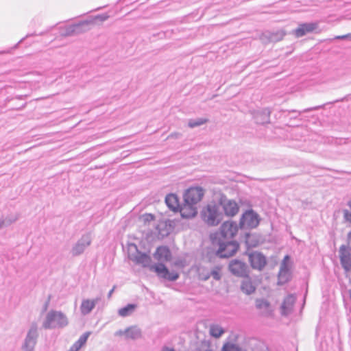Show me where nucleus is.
Listing matches in <instances>:
<instances>
[{
    "label": "nucleus",
    "instance_id": "51",
    "mask_svg": "<svg viewBox=\"0 0 351 351\" xmlns=\"http://www.w3.org/2000/svg\"><path fill=\"white\" fill-rule=\"evenodd\" d=\"M348 205L349 206V207L351 209V200L348 202Z\"/></svg>",
    "mask_w": 351,
    "mask_h": 351
},
{
    "label": "nucleus",
    "instance_id": "36",
    "mask_svg": "<svg viewBox=\"0 0 351 351\" xmlns=\"http://www.w3.org/2000/svg\"><path fill=\"white\" fill-rule=\"evenodd\" d=\"M142 218L144 221V222H149L151 221H153L154 219V215L150 213H145L143 215Z\"/></svg>",
    "mask_w": 351,
    "mask_h": 351
},
{
    "label": "nucleus",
    "instance_id": "26",
    "mask_svg": "<svg viewBox=\"0 0 351 351\" xmlns=\"http://www.w3.org/2000/svg\"><path fill=\"white\" fill-rule=\"evenodd\" d=\"M291 279V271L280 270L278 275V285H282L288 282Z\"/></svg>",
    "mask_w": 351,
    "mask_h": 351
},
{
    "label": "nucleus",
    "instance_id": "1",
    "mask_svg": "<svg viewBox=\"0 0 351 351\" xmlns=\"http://www.w3.org/2000/svg\"><path fill=\"white\" fill-rule=\"evenodd\" d=\"M130 252L129 258L137 265H141L143 267H149L151 271L156 273L159 278H164L169 281H176L179 278V274L176 271H170L165 266V263H158L151 265L152 258L147 253L141 252L134 243L129 245Z\"/></svg>",
    "mask_w": 351,
    "mask_h": 351
},
{
    "label": "nucleus",
    "instance_id": "48",
    "mask_svg": "<svg viewBox=\"0 0 351 351\" xmlns=\"http://www.w3.org/2000/svg\"><path fill=\"white\" fill-rule=\"evenodd\" d=\"M114 289H115V287H113L112 289L108 292V298H110L111 297L112 293L114 291Z\"/></svg>",
    "mask_w": 351,
    "mask_h": 351
},
{
    "label": "nucleus",
    "instance_id": "42",
    "mask_svg": "<svg viewBox=\"0 0 351 351\" xmlns=\"http://www.w3.org/2000/svg\"><path fill=\"white\" fill-rule=\"evenodd\" d=\"M293 147H296V148H298V149H300L303 151L305 150V144H303V145H298V144H293Z\"/></svg>",
    "mask_w": 351,
    "mask_h": 351
},
{
    "label": "nucleus",
    "instance_id": "47",
    "mask_svg": "<svg viewBox=\"0 0 351 351\" xmlns=\"http://www.w3.org/2000/svg\"><path fill=\"white\" fill-rule=\"evenodd\" d=\"M5 221H3V218L0 219V229L4 227Z\"/></svg>",
    "mask_w": 351,
    "mask_h": 351
},
{
    "label": "nucleus",
    "instance_id": "25",
    "mask_svg": "<svg viewBox=\"0 0 351 351\" xmlns=\"http://www.w3.org/2000/svg\"><path fill=\"white\" fill-rule=\"evenodd\" d=\"M136 304H128L125 306L121 308L118 311V314L122 317H125L130 315L136 309Z\"/></svg>",
    "mask_w": 351,
    "mask_h": 351
},
{
    "label": "nucleus",
    "instance_id": "34",
    "mask_svg": "<svg viewBox=\"0 0 351 351\" xmlns=\"http://www.w3.org/2000/svg\"><path fill=\"white\" fill-rule=\"evenodd\" d=\"M290 261V257L289 255H286L280 265V270H285V271H290L289 266V262Z\"/></svg>",
    "mask_w": 351,
    "mask_h": 351
},
{
    "label": "nucleus",
    "instance_id": "33",
    "mask_svg": "<svg viewBox=\"0 0 351 351\" xmlns=\"http://www.w3.org/2000/svg\"><path fill=\"white\" fill-rule=\"evenodd\" d=\"M322 30V29L319 26V23H308V34L312 32L319 34Z\"/></svg>",
    "mask_w": 351,
    "mask_h": 351
},
{
    "label": "nucleus",
    "instance_id": "29",
    "mask_svg": "<svg viewBox=\"0 0 351 351\" xmlns=\"http://www.w3.org/2000/svg\"><path fill=\"white\" fill-rule=\"evenodd\" d=\"M208 119L204 118L191 119L189 120L188 126L191 128H194L206 123Z\"/></svg>",
    "mask_w": 351,
    "mask_h": 351
},
{
    "label": "nucleus",
    "instance_id": "4",
    "mask_svg": "<svg viewBox=\"0 0 351 351\" xmlns=\"http://www.w3.org/2000/svg\"><path fill=\"white\" fill-rule=\"evenodd\" d=\"M68 324L66 316L61 311H50L43 323L45 329L63 328Z\"/></svg>",
    "mask_w": 351,
    "mask_h": 351
},
{
    "label": "nucleus",
    "instance_id": "16",
    "mask_svg": "<svg viewBox=\"0 0 351 351\" xmlns=\"http://www.w3.org/2000/svg\"><path fill=\"white\" fill-rule=\"evenodd\" d=\"M178 212L182 218L189 219L195 217L197 213V207L195 205H191L189 203H184L179 208Z\"/></svg>",
    "mask_w": 351,
    "mask_h": 351
},
{
    "label": "nucleus",
    "instance_id": "22",
    "mask_svg": "<svg viewBox=\"0 0 351 351\" xmlns=\"http://www.w3.org/2000/svg\"><path fill=\"white\" fill-rule=\"evenodd\" d=\"M95 308L94 302L89 299L82 300L80 306L81 313L84 315L89 314Z\"/></svg>",
    "mask_w": 351,
    "mask_h": 351
},
{
    "label": "nucleus",
    "instance_id": "23",
    "mask_svg": "<svg viewBox=\"0 0 351 351\" xmlns=\"http://www.w3.org/2000/svg\"><path fill=\"white\" fill-rule=\"evenodd\" d=\"M241 290L247 295L253 293L256 287L250 279L243 280L241 285Z\"/></svg>",
    "mask_w": 351,
    "mask_h": 351
},
{
    "label": "nucleus",
    "instance_id": "43",
    "mask_svg": "<svg viewBox=\"0 0 351 351\" xmlns=\"http://www.w3.org/2000/svg\"><path fill=\"white\" fill-rule=\"evenodd\" d=\"M101 298L99 296V297H97L96 298L93 299V300H90L92 302H94V304L95 306L101 300Z\"/></svg>",
    "mask_w": 351,
    "mask_h": 351
},
{
    "label": "nucleus",
    "instance_id": "30",
    "mask_svg": "<svg viewBox=\"0 0 351 351\" xmlns=\"http://www.w3.org/2000/svg\"><path fill=\"white\" fill-rule=\"evenodd\" d=\"M302 129L300 128H295L292 130V134L295 136V141L306 142V137L304 135Z\"/></svg>",
    "mask_w": 351,
    "mask_h": 351
},
{
    "label": "nucleus",
    "instance_id": "44",
    "mask_svg": "<svg viewBox=\"0 0 351 351\" xmlns=\"http://www.w3.org/2000/svg\"><path fill=\"white\" fill-rule=\"evenodd\" d=\"M307 297V285L306 286V288H305V290H304V303H303V306H304V304H305V300H306V298Z\"/></svg>",
    "mask_w": 351,
    "mask_h": 351
},
{
    "label": "nucleus",
    "instance_id": "7",
    "mask_svg": "<svg viewBox=\"0 0 351 351\" xmlns=\"http://www.w3.org/2000/svg\"><path fill=\"white\" fill-rule=\"evenodd\" d=\"M245 255L248 256V261L253 269L263 271L266 265L267 260L266 256L261 252L258 251L245 252Z\"/></svg>",
    "mask_w": 351,
    "mask_h": 351
},
{
    "label": "nucleus",
    "instance_id": "10",
    "mask_svg": "<svg viewBox=\"0 0 351 351\" xmlns=\"http://www.w3.org/2000/svg\"><path fill=\"white\" fill-rule=\"evenodd\" d=\"M229 271L235 276L245 278L249 276V268L247 265L239 259L232 260L228 265Z\"/></svg>",
    "mask_w": 351,
    "mask_h": 351
},
{
    "label": "nucleus",
    "instance_id": "27",
    "mask_svg": "<svg viewBox=\"0 0 351 351\" xmlns=\"http://www.w3.org/2000/svg\"><path fill=\"white\" fill-rule=\"evenodd\" d=\"M225 332V330L218 324H213L210 327V334L215 338L220 337Z\"/></svg>",
    "mask_w": 351,
    "mask_h": 351
},
{
    "label": "nucleus",
    "instance_id": "5",
    "mask_svg": "<svg viewBox=\"0 0 351 351\" xmlns=\"http://www.w3.org/2000/svg\"><path fill=\"white\" fill-rule=\"evenodd\" d=\"M202 219L208 226H217L223 220V213L219 211V206L209 204L201 213Z\"/></svg>",
    "mask_w": 351,
    "mask_h": 351
},
{
    "label": "nucleus",
    "instance_id": "8",
    "mask_svg": "<svg viewBox=\"0 0 351 351\" xmlns=\"http://www.w3.org/2000/svg\"><path fill=\"white\" fill-rule=\"evenodd\" d=\"M92 20H85L77 23L66 26L62 31L61 34L64 36H70L85 32L90 29V25L93 23Z\"/></svg>",
    "mask_w": 351,
    "mask_h": 351
},
{
    "label": "nucleus",
    "instance_id": "20",
    "mask_svg": "<svg viewBox=\"0 0 351 351\" xmlns=\"http://www.w3.org/2000/svg\"><path fill=\"white\" fill-rule=\"evenodd\" d=\"M244 242L247 248L245 252H249L250 248L256 247L259 244V241L257 237L250 232H245Z\"/></svg>",
    "mask_w": 351,
    "mask_h": 351
},
{
    "label": "nucleus",
    "instance_id": "9",
    "mask_svg": "<svg viewBox=\"0 0 351 351\" xmlns=\"http://www.w3.org/2000/svg\"><path fill=\"white\" fill-rule=\"evenodd\" d=\"M204 195V191L201 186L190 187L183 195L184 202L196 206L201 201Z\"/></svg>",
    "mask_w": 351,
    "mask_h": 351
},
{
    "label": "nucleus",
    "instance_id": "39",
    "mask_svg": "<svg viewBox=\"0 0 351 351\" xmlns=\"http://www.w3.org/2000/svg\"><path fill=\"white\" fill-rule=\"evenodd\" d=\"M109 18L107 14H98L95 16L96 19H99L100 21H105Z\"/></svg>",
    "mask_w": 351,
    "mask_h": 351
},
{
    "label": "nucleus",
    "instance_id": "2",
    "mask_svg": "<svg viewBox=\"0 0 351 351\" xmlns=\"http://www.w3.org/2000/svg\"><path fill=\"white\" fill-rule=\"evenodd\" d=\"M214 247H217L216 256L228 258L233 256L239 249V243L235 240H211Z\"/></svg>",
    "mask_w": 351,
    "mask_h": 351
},
{
    "label": "nucleus",
    "instance_id": "41",
    "mask_svg": "<svg viewBox=\"0 0 351 351\" xmlns=\"http://www.w3.org/2000/svg\"><path fill=\"white\" fill-rule=\"evenodd\" d=\"M351 251V231L348 236V246H346Z\"/></svg>",
    "mask_w": 351,
    "mask_h": 351
},
{
    "label": "nucleus",
    "instance_id": "32",
    "mask_svg": "<svg viewBox=\"0 0 351 351\" xmlns=\"http://www.w3.org/2000/svg\"><path fill=\"white\" fill-rule=\"evenodd\" d=\"M221 351H241V348L234 343H227L223 345Z\"/></svg>",
    "mask_w": 351,
    "mask_h": 351
},
{
    "label": "nucleus",
    "instance_id": "38",
    "mask_svg": "<svg viewBox=\"0 0 351 351\" xmlns=\"http://www.w3.org/2000/svg\"><path fill=\"white\" fill-rule=\"evenodd\" d=\"M343 217L346 221L351 222V213L348 210H343Z\"/></svg>",
    "mask_w": 351,
    "mask_h": 351
},
{
    "label": "nucleus",
    "instance_id": "3",
    "mask_svg": "<svg viewBox=\"0 0 351 351\" xmlns=\"http://www.w3.org/2000/svg\"><path fill=\"white\" fill-rule=\"evenodd\" d=\"M239 230L237 224L234 221H225L220 227L219 231L210 235L211 240H234Z\"/></svg>",
    "mask_w": 351,
    "mask_h": 351
},
{
    "label": "nucleus",
    "instance_id": "13",
    "mask_svg": "<svg viewBox=\"0 0 351 351\" xmlns=\"http://www.w3.org/2000/svg\"><path fill=\"white\" fill-rule=\"evenodd\" d=\"M91 243V238L88 234H83L73 246L71 253L73 256L82 254Z\"/></svg>",
    "mask_w": 351,
    "mask_h": 351
},
{
    "label": "nucleus",
    "instance_id": "49",
    "mask_svg": "<svg viewBox=\"0 0 351 351\" xmlns=\"http://www.w3.org/2000/svg\"><path fill=\"white\" fill-rule=\"evenodd\" d=\"M285 35V34H282V33H280V37L279 38H271L272 40H279L280 39L282 38L283 36Z\"/></svg>",
    "mask_w": 351,
    "mask_h": 351
},
{
    "label": "nucleus",
    "instance_id": "21",
    "mask_svg": "<svg viewBox=\"0 0 351 351\" xmlns=\"http://www.w3.org/2000/svg\"><path fill=\"white\" fill-rule=\"evenodd\" d=\"M120 333H124L126 338L131 339H137L141 337V331L136 326H132L126 328L124 332L120 331Z\"/></svg>",
    "mask_w": 351,
    "mask_h": 351
},
{
    "label": "nucleus",
    "instance_id": "12",
    "mask_svg": "<svg viewBox=\"0 0 351 351\" xmlns=\"http://www.w3.org/2000/svg\"><path fill=\"white\" fill-rule=\"evenodd\" d=\"M219 206H221L225 215L228 217L236 215L239 207L236 201L228 199L226 196L222 195L219 200Z\"/></svg>",
    "mask_w": 351,
    "mask_h": 351
},
{
    "label": "nucleus",
    "instance_id": "28",
    "mask_svg": "<svg viewBox=\"0 0 351 351\" xmlns=\"http://www.w3.org/2000/svg\"><path fill=\"white\" fill-rule=\"evenodd\" d=\"M307 32V23L300 24V26L292 31V34L296 38H300L306 34Z\"/></svg>",
    "mask_w": 351,
    "mask_h": 351
},
{
    "label": "nucleus",
    "instance_id": "31",
    "mask_svg": "<svg viewBox=\"0 0 351 351\" xmlns=\"http://www.w3.org/2000/svg\"><path fill=\"white\" fill-rule=\"evenodd\" d=\"M269 306V302L265 299H257L256 300V307L258 309H264L265 311H268Z\"/></svg>",
    "mask_w": 351,
    "mask_h": 351
},
{
    "label": "nucleus",
    "instance_id": "52",
    "mask_svg": "<svg viewBox=\"0 0 351 351\" xmlns=\"http://www.w3.org/2000/svg\"><path fill=\"white\" fill-rule=\"evenodd\" d=\"M350 298H351V291H350Z\"/></svg>",
    "mask_w": 351,
    "mask_h": 351
},
{
    "label": "nucleus",
    "instance_id": "14",
    "mask_svg": "<svg viewBox=\"0 0 351 351\" xmlns=\"http://www.w3.org/2000/svg\"><path fill=\"white\" fill-rule=\"evenodd\" d=\"M351 251L346 245H342L339 248V259L342 267L346 271H351Z\"/></svg>",
    "mask_w": 351,
    "mask_h": 351
},
{
    "label": "nucleus",
    "instance_id": "50",
    "mask_svg": "<svg viewBox=\"0 0 351 351\" xmlns=\"http://www.w3.org/2000/svg\"><path fill=\"white\" fill-rule=\"evenodd\" d=\"M162 351H176L173 348H169L167 347L163 348Z\"/></svg>",
    "mask_w": 351,
    "mask_h": 351
},
{
    "label": "nucleus",
    "instance_id": "35",
    "mask_svg": "<svg viewBox=\"0 0 351 351\" xmlns=\"http://www.w3.org/2000/svg\"><path fill=\"white\" fill-rule=\"evenodd\" d=\"M18 215H9L6 217L5 219L3 218V221H5V226H8L15 222L18 219Z\"/></svg>",
    "mask_w": 351,
    "mask_h": 351
},
{
    "label": "nucleus",
    "instance_id": "46",
    "mask_svg": "<svg viewBox=\"0 0 351 351\" xmlns=\"http://www.w3.org/2000/svg\"><path fill=\"white\" fill-rule=\"evenodd\" d=\"M33 34H27L25 38H23L21 40H20V41L16 45L15 47H16L21 43H22L23 41V40H25V38L27 37H29V36H32Z\"/></svg>",
    "mask_w": 351,
    "mask_h": 351
},
{
    "label": "nucleus",
    "instance_id": "17",
    "mask_svg": "<svg viewBox=\"0 0 351 351\" xmlns=\"http://www.w3.org/2000/svg\"><path fill=\"white\" fill-rule=\"evenodd\" d=\"M295 300V297L292 294L288 295L284 299L281 305V313L282 315L287 316L291 313Z\"/></svg>",
    "mask_w": 351,
    "mask_h": 351
},
{
    "label": "nucleus",
    "instance_id": "11",
    "mask_svg": "<svg viewBox=\"0 0 351 351\" xmlns=\"http://www.w3.org/2000/svg\"><path fill=\"white\" fill-rule=\"evenodd\" d=\"M38 337L37 326L33 324L29 329L22 345L23 351H34Z\"/></svg>",
    "mask_w": 351,
    "mask_h": 351
},
{
    "label": "nucleus",
    "instance_id": "37",
    "mask_svg": "<svg viewBox=\"0 0 351 351\" xmlns=\"http://www.w3.org/2000/svg\"><path fill=\"white\" fill-rule=\"evenodd\" d=\"M210 274L215 280H219L221 278V276L217 269L212 270Z\"/></svg>",
    "mask_w": 351,
    "mask_h": 351
},
{
    "label": "nucleus",
    "instance_id": "18",
    "mask_svg": "<svg viewBox=\"0 0 351 351\" xmlns=\"http://www.w3.org/2000/svg\"><path fill=\"white\" fill-rule=\"evenodd\" d=\"M165 203L169 210L174 213L178 212L179 208L181 206L178 195L174 193H169L166 196Z\"/></svg>",
    "mask_w": 351,
    "mask_h": 351
},
{
    "label": "nucleus",
    "instance_id": "19",
    "mask_svg": "<svg viewBox=\"0 0 351 351\" xmlns=\"http://www.w3.org/2000/svg\"><path fill=\"white\" fill-rule=\"evenodd\" d=\"M271 111L269 108H265L261 111L257 112L254 114L255 122L258 124H265L269 123Z\"/></svg>",
    "mask_w": 351,
    "mask_h": 351
},
{
    "label": "nucleus",
    "instance_id": "6",
    "mask_svg": "<svg viewBox=\"0 0 351 351\" xmlns=\"http://www.w3.org/2000/svg\"><path fill=\"white\" fill-rule=\"evenodd\" d=\"M260 223L258 215L253 210H246L241 217L239 227L241 229L256 228Z\"/></svg>",
    "mask_w": 351,
    "mask_h": 351
},
{
    "label": "nucleus",
    "instance_id": "45",
    "mask_svg": "<svg viewBox=\"0 0 351 351\" xmlns=\"http://www.w3.org/2000/svg\"><path fill=\"white\" fill-rule=\"evenodd\" d=\"M324 104H322V105H319V106H316V107L308 108V112H310V111H311L312 110H314V109H318V108H322V107L324 106Z\"/></svg>",
    "mask_w": 351,
    "mask_h": 351
},
{
    "label": "nucleus",
    "instance_id": "24",
    "mask_svg": "<svg viewBox=\"0 0 351 351\" xmlns=\"http://www.w3.org/2000/svg\"><path fill=\"white\" fill-rule=\"evenodd\" d=\"M90 335V332H87L81 335L79 339L71 347L70 351H78L83 345H84Z\"/></svg>",
    "mask_w": 351,
    "mask_h": 351
},
{
    "label": "nucleus",
    "instance_id": "40",
    "mask_svg": "<svg viewBox=\"0 0 351 351\" xmlns=\"http://www.w3.org/2000/svg\"><path fill=\"white\" fill-rule=\"evenodd\" d=\"M335 39L338 40H345V39H350L351 40V34H348L342 36H337L335 37Z\"/></svg>",
    "mask_w": 351,
    "mask_h": 351
},
{
    "label": "nucleus",
    "instance_id": "15",
    "mask_svg": "<svg viewBox=\"0 0 351 351\" xmlns=\"http://www.w3.org/2000/svg\"><path fill=\"white\" fill-rule=\"evenodd\" d=\"M153 256L156 260L164 263V262L170 261L172 255L171 250L167 246L160 245L156 248Z\"/></svg>",
    "mask_w": 351,
    "mask_h": 351
}]
</instances>
